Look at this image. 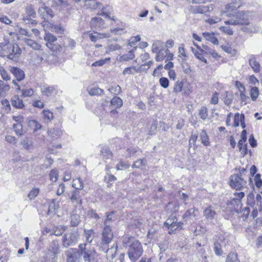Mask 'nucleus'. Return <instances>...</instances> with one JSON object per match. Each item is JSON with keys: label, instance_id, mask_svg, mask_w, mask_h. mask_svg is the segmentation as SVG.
<instances>
[{"label": "nucleus", "instance_id": "obj_27", "mask_svg": "<svg viewBox=\"0 0 262 262\" xmlns=\"http://www.w3.org/2000/svg\"><path fill=\"white\" fill-rule=\"evenodd\" d=\"M84 237L85 238L86 244L91 243L94 237V232L92 229L84 230Z\"/></svg>", "mask_w": 262, "mask_h": 262}, {"label": "nucleus", "instance_id": "obj_59", "mask_svg": "<svg viewBox=\"0 0 262 262\" xmlns=\"http://www.w3.org/2000/svg\"><path fill=\"white\" fill-rule=\"evenodd\" d=\"M213 250L216 255H222L223 250L221 244L218 242H215L214 244Z\"/></svg>", "mask_w": 262, "mask_h": 262}, {"label": "nucleus", "instance_id": "obj_3", "mask_svg": "<svg viewBox=\"0 0 262 262\" xmlns=\"http://www.w3.org/2000/svg\"><path fill=\"white\" fill-rule=\"evenodd\" d=\"M142 253L143 248L141 244L139 241L135 240L129 245L127 254L132 261H136Z\"/></svg>", "mask_w": 262, "mask_h": 262}, {"label": "nucleus", "instance_id": "obj_41", "mask_svg": "<svg viewBox=\"0 0 262 262\" xmlns=\"http://www.w3.org/2000/svg\"><path fill=\"white\" fill-rule=\"evenodd\" d=\"M55 90V88L53 86H43L41 88L42 94L47 96H50Z\"/></svg>", "mask_w": 262, "mask_h": 262}, {"label": "nucleus", "instance_id": "obj_10", "mask_svg": "<svg viewBox=\"0 0 262 262\" xmlns=\"http://www.w3.org/2000/svg\"><path fill=\"white\" fill-rule=\"evenodd\" d=\"M198 213V209L194 208L189 209L187 210L183 215V219L186 223L192 224L196 220Z\"/></svg>", "mask_w": 262, "mask_h": 262}, {"label": "nucleus", "instance_id": "obj_55", "mask_svg": "<svg viewBox=\"0 0 262 262\" xmlns=\"http://www.w3.org/2000/svg\"><path fill=\"white\" fill-rule=\"evenodd\" d=\"M199 116L203 119L205 120L208 117V109L205 106H202L199 110Z\"/></svg>", "mask_w": 262, "mask_h": 262}, {"label": "nucleus", "instance_id": "obj_45", "mask_svg": "<svg viewBox=\"0 0 262 262\" xmlns=\"http://www.w3.org/2000/svg\"><path fill=\"white\" fill-rule=\"evenodd\" d=\"M226 262H240L237 254L234 252L229 253L226 258Z\"/></svg>", "mask_w": 262, "mask_h": 262}, {"label": "nucleus", "instance_id": "obj_57", "mask_svg": "<svg viewBox=\"0 0 262 262\" xmlns=\"http://www.w3.org/2000/svg\"><path fill=\"white\" fill-rule=\"evenodd\" d=\"M194 45L195 46H196V48H198V49L200 50V51L202 53H204V54H205L206 56L207 55H209V51L212 50V49H211L208 46H207V45H202V48H201V47L200 46H199L198 45H196V44H194Z\"/></svg>", "mask_w": 262, "mask_h": 262}, {"label": "nucleus", "instance_id": "obj_6", "mask_svg": "<svg viewBox=\"0 0 262 262\" xmlns=\"http://www.w3.org/2000/svg\"><path fill=\"white\" fill-rule=\"evenodd\" d=\"M59 244L57 241H53L49 245L46 254L47 258L45 262H56V255L59 251Z\"/></svg>", "mask_w": 262, "mask_h": 262}, {"label": "nucleus", "instance_id": "obj_29", "mask_svg": "<svg viewBox=\"0 0 262 262\" xmlns=\"http://www.w3.org/2000/svg\"><path fill=\"white\" fill-rule=\"evenodd\" d=\"M10 89V86L7 82L0 80V97L5 95Z\"/></svg>", "mask_w": 262, "mask_h": 262}, {"label": "nucleus", "instance_id": "obj_35", "mask_svg": "<svg viewBox=\"0 0 262 262\" xmlns=\"http://www.w3.org/2000/svg\"><path fill=\"white\" fill-rule=\"evenodd\" d=\"M29 127L32 128L34 132L41 129L42 125L36 120H30L28 122Z\"/></svg>", "mask_w": 262, "mask_h": 262}, {"label": "nucleus", "instance_id": "obj_19", "mask_svg": "<svg viewBox=\"0 0 262 262\" xmlns=\"http://www.w3.org/2000/svg\"><path fill=\"white\" fill-rule=\"evenodd\" d=\"M103 24V20L101 17H94L90 22L91 28L97 30L101 29Z\"/></svg>", "mask_w": 262, "mask_h": 262}, {"label": "nucleus", "instance_id": "obj_49", "mask_svg": "<svg viewBox=\"0 0 262 262\" xmlns=\"http://www.w3.org/2000/svg\"><path fill=\"white\" fill-rule=\"evenodd\" d=\"M250 95L253 101L256 100L259 95L258 89L256 86L251 87Z\"/></svg>", "mask_w": 262, "mask_h": 262}, {"label": "nucleus", "instance_id": "obj_9", "mask_svg": "<svg viewBox=\"0 0 262 262\" xmlns=\"http://www.w3.org/2000/svg\"><path fill=\"white\" fill-rule=\"evenodd\" d=\"M189 84L186 81H177L173 86V91L174 93L183 92L185 94H189L191 89L189 87Z\"/></svg>", "mask_w": 262, "mask_h": 262}, {"label": "nucleus", "instance_id": "obj_32", "mask_svg": "<svg viewBox=\"0 0 262 262\" xmlns=\"http://www.w3.org/2000/svg\"><path fill=\"white\" fill-rule=\"evenodd\" d=\"M203 35L206 40L211 42L214 45L219 44V41L214 36V34L213 33L204 32L203 33Z\"/></svg>", "mask_w": 262, "mask_h": 262}, {"label": "nucleus", "instance_id": "obj_20", "mask_svg": "<svg viewBox=\"0 0 262 262\" xmlns=\"http://www.w3.org/2000/svg\"><path fill=\"white\" fill-rule=\"evenodd\" d=\"M84 6L92 10H96L100 8L101 3L96 0H83Z\"/></svg>", "mask_w": 262, "mask_h": 262}, {"label": "nucleus", "instance_id": "obj_23", "mask_svg": "<svg viewBox=\"0 0 262 262\" xmlns=\"http://www.w3.org/2000/svg\"><path fill=\"white\" fill-rule=\"evenodd\" d=\"M142 71V66H140L139 68H136L135 66H130L126 68L123 71V75L131 74L134 75L135 73H139Z\"/></svg>", "mask_w": 262, "mask_h": 262}, {"label": "nucleus", "instance_id": "obj_43", "mask_svg": "<svg viewBox=\"0 0 262 262\" xmlns=\"http://www.w3.org/2000/svg\"><path fill=\"white\" fill-rule=\"evenodd\" d=\"M13 128L17 136H22L25 134L23 125L20 123L14 124Z\"/></svg>", "mask_w": 262, "mask_h": 262}, {"label": "nucleus", "instance_id": "obj_26", "mask_svg": "<svg viewBox=\"0 0 262 262\" xmlns=\"http://www.w3.org/2000/svg\"><path fill=\"white\" fill-rule=\"evenodd\" d=\"M183 223L181 222L174 221L170 226L167 228L169 229L168 233L170 234L173 233L177 230L182 229Z\"/></svg>", "mask_w": 262, "mask_h": 262}, {"label": "nucleus", "instance_id": "obj_24", "mask_svg": "<svg viewBox=\"0 0 262 262\" xmlns=\"http://www.w3.org/2000/svg\"><path fill=\"white\" fill-rule=\"evenodd\" d=\"M11 104L17 108H22L24 106L23 100L19 98L18 96H14L12 98Z\"/></svg>", "mask_w": 262, "mask_h": 262}, {"label": "nucleus", "instance_id": "obj_48", "mask_svg": "<svg viewBox=\"0 0 262 262\" xmlns=\"http://www.w3.org/2000/svg\"><path fill=\"white\" fill-rule=\"evenodd\" d=\"M72 186L75 188V189L82 190L83 188V182L80 178H76L73 180Z\"/></svg>", "mask_w": 262, "mask_h": 262}, {"label": "nucleus", "instance_id": "obj_56", "mask_svg": "<svg viewBox=\"0 0 262 262\" xmlns=\"http://www.w3.org/2000/svg\"><path fill=\"white\" fill-rule=\"evenodd\" d=\"M246 91H241L239 92V97L241 103L242 105H246L248 103L249 97L245 94Z\"/></svg>", "mask_w": 262, "mask_h": 262}, {"label": "nucleus", "instance_id": "obj_47", "mask_svg": "<svg viewBox=\"0 0 262 262\" xmlns=\"http://www.w3.org/2000/svg\"><path fill=\"white\" fill-rule=\"evenodd\" d=\"M244 119L245 116L244 114L239 115L238 113H236L234 115L233 126L234 127L238 126L239 123L241 121H243Z\"/></svg>", "mask_w": 262, "mask_h": 262}, {"label": "nucleus", "instance_id": "obj_53", "mask_svg": "<svg viewBox=\"0 0 262 262\" xmlns=\"http://www.w3.org/2000/svg\"><path fill=\"white\" fill-rule=\"evenodd\" d=\"M178 53V56L181 58L183 61H185L187 55L186 54L185 50L184 49V45L183 44H181V46L179 47Z\"/></svg>", "mask_w": 262, "mask_h": 262}, {"label": "nucleus", "instance_id": "obj_51", "mask_svg": "<svg viewBox=\"0 0 262 262\" xmlns=\"http://www.w3.org/2000/svg\"><path fill=\"white\" fill-rule=\"evenodd\" d=\"M80 222V217L79 215L74 214L71 217V224L72 226H77Z\"/></svg>", "mask_w": 262, "mask_h": 262}, {"label": "nucleus", "instance_id": "obj_36", "mask_svg": "<svg viewBox=\"0 0 262 262\" xmlns=\"http://www.w3.org/2000/svg\"><path fill=\"white\" fill-rule=\"evenodd\" d=\"M136 50H132L129 51L126 54H124L120 57V61H128L133 59L135 58L134 51Z\"/></svg>", "mask_w": 262, "mask_h": 262}, {"label": "nucleus", "instance_id": "obj_11", "mask_svg": "<svg viewBox=\"0 0 262 262\" xmlns=\"http://www.w3.org/2000/svg\"><path fill=\"white\" fill-rule=\"evenodd\" d=\"M67 262H79L80 253L79 249H71L65 252Z\"/></svg>", "mask_w": 262, "mask_h": 262}, {"label": "nucleus", "instance_id": "obj_12", "mask_svg": "<svg viewBox=\"0 0 262 262\" xmlns=\"http://www.w3.org/2000/svg\"><path fill=\"white\" fill-rule=\"evenodd\" d=\"M38 12L41 17L47 21L51 19L54 16L52 10L46 6L40 7L38 10Z\"/></svg>", "mask_w": 262, "mask_h": 262}, {"label": "nucleus", "instance_id": "obj_44", "mask_svg": "<svg viewBox=\"0 0 262 262\" xmlns=\"http://www.w3.org/2000/svg\"><path fill=\"white\" fill-rule=\"evenodd\" d=\"M166 52H168V49H165L161 50L158 51L156 56V60L157 61H160L164 59L166 57Z\"/></svg>", "mask_w": 262, "mask_h": 262}, {"label": "nucleus", "instance_id": "obj_46", "mask_svg": "<svg viewBox=\"0 0 262 262\" xmlns=\"http://www.w3.org/2000/svg\"><path fill=\"white\" fill-rule=\"evenodd\" d=\"M66 227L63 226H60L53 228V231H52L51 235L56 236H60L66 231Z\"/></svg>", "mask_w": 262, "mask_h": 262}, {"label": "nucleus", "instance_id": "obj_60", "mask_svg": "<svg viewBox=\"0 0 262 262\" xmlns=\"http://www.w3.org/2000/svg\"><path fill=\"white\" fill-rule=\"evenodd\" d=\"M130 164L125 163L123 161H120L116 165V169L117 170H122L124 169H127L129 168Z\"/></svg>", "mask_w": 262, "mask_h": 262}, {"label": "nucleus", "instance_id": "obj_25", "mask_svg": "<svg viewBox=\"0 0 262 262\" xmlns=\"http://www.w3.org/2000/svg\"><path fill=\"white\" fill-rule=\"evenodd\" d=\"M246 130H243L241 133V139L239 140L237 146L239 148V151H242L243 147V151L246 149V144L243 145L244 143L246 142L247 140L246 136Z\"/></svg>", "mask_w": 262, "mask_h": 262}, {"label": "nucleus", "instance_id": "obj_22", "mask_svg": "<svg viewBox=\"0 0 262 262\" xmlns=\"http://www.w3.org/2000/svg\"><path fill=\"white\" fill-rule=\"evenodd\" d=\"M101 250L106 253V256L107 259L109 260H111L114 258L116 255L117 251V246L116 245L115 246H113L111 248H108L107 247L106 250Z\"/></svg>", "mask_w": 262, "mask_h": 262}, {"label": "nucleus", "instance_id": "obj_40", "mask_svg": "<svg viewBox=\"0 0 262 262\" xmlns=\"http://www.w3.org/2000/svg\"><path fill=\"white\" fill-rule=\"evenodd\" d=\"M191 49L196 58L205 62V63H207L206 59L203 56V55L206 56L204 53H202L200 50H199V51H196L192 47H191Z\"/></svg>", "mask_w": 262, "mask_h": 262}, {"label": "nucleus", "instance_id": "obj_50", "mask_svg": "<svg viewBox=\"0 0 262 262\" xmlns=\"http://www.w3.org/2000/svg\"><path fill=\"white\" fill-rule=\"evenodd\" d=\"M114 212L112 211L111 212H106V219L104 222V226H110L109 225V223L114 221L115 219H113V216Z\"/></svg>", "mask_w": 262, "mask_h": 262}, {"label": "nucleus", "instance_id": "obj_5", "mask_svg": "<svg viewBox=\"0 0 262 262\" xmlns=\"http://www.w3.org/2000/svg\"><path fill=\"white\" fill-rule=\"evenodd\" d=\"M114 235L111 226H104L102 232L101 242L99 245L100 249L106 250L108 244L112 242Z\"/></svg>", "mask_w": 262, "mask_h": 262}, {"label": "nucleus", "instance_id": "obj_42", "mask_svg": "<svg viewBox=\"0 0 262 262\" xmlns=\"http://www.w3.org/2000/svg\"><path fill=\"white\" fill-rule=\"evenodd\" d=\"M24 41L28 46L34 50H39L41 47L39 44L32 39L26 38L24 39Z\"/></svg>", "mask_w": 262, "mask_h": 262}, {"label": "nucleus", "instance_id": "obj_54", "mask_svg": "<svg viewBox=\"0 0 262 262\" xmlns=\"http://www.w3.org/2000/svg\"><path fill=\"white\" fill-rule=\"evenodd\" d=\"M103 93V90L98 87H94L89 90V94L91 96L101 95Z\"/></svg>", "mask_w": 262, "mask_h": 262}, {"label": "nucleus", "instance_id": "obj_37", "mask_svg": "<svg viewBox=\"0 0 262 262\" xmlns=\"http://www.w3.org/2000/svg\"><path fill=\"white\" fill-rule=\"evenodd\" d=\"M110 37V33H105V34H96L93 35V34H90L89 35V37L92 41L95 42L98 39L104 38H108Z\"/></svg>", "mask_w": 262, "mask_h": 262}, {"label": "nucleus", "instance_id": "obj_13", "mask_svg": "<svg viewBox=\"0 0 262 262\" xmlns=\"http://www.w3.org/2000/svg\"><path fill=\"white\" fill-rule=\"evenodd\" d=\"M212 7L208 6L196 5V6H190L188 7V11L190 13L196 14H204L212 10Z\"/></svg>", "mask_w": 262, "mask_h": 262}, {"label": "nucleus", "instance_id": "obj_31", "mask_svg": "<svg viewBox=\"0 0 262 262\" xmlns=\"http://www.w3.org/2000/svg\"><path fill=\"white\" fill-rule=\"evenodd\" d=\"M164 47V42L161 40H155L154 41L152 47L151 51L154 53H157L158 51L163 49V48Z\"/></svg>", "mask_w": 262, "mask_h": 262}, {"label": "nucleus", "instance_id": "obj_52", "mask_svg": "<svg viewBox=\"0 0 262 262\" xmlns=\"http://www.w3.org/2000/svg\"><path fill=\"white\" fill-rule=\"evenodd\" d=\"M59 205L56 203L55 199H53L49 206L48 213H52L58 209Z\"/></svg>", "mask_w": 262, "mask_h": 262}, {"label": "nucleus", "instance_id": "obj_8", "mask_svg": "<svg viewBox=\"0 0 262 262\" xmlns=\"http://www.w3.org/2000/svg\"><path fill=\"white\" fill-rule=\"evenodd\" d=\"M247 184L246 181L241 176L234 174L230 177V186L236 190L242 189Z\"/></svg>", "mask_w": 262, "mask_h": 262}, {"label": "nucleus", "instance_id": "obj_63", "mask_svg": "<svg viewBox=\"0 0 262 262\" xmlns=\"http://www.w3.org/2000/svg\"><path fill=\"white\" fill-rule=\"evenodd\" d=\"M39 189L37 188L32 189L29 193L28 196L30 200L34 199L39 193Z\"/></svg>", "mask_w": 262, "mask_h": 262}, {"label": "nucleus", "instance_id": "obj_33", "mask_svg": "<svg viewBox=\"0 0 262 262\" xmlns=\"http://www.w3.org/2000/svg\"><path fill=\"white\" fill-rule=\"evenodd\" d=\"M233 196L234 197L232 198V200L230 202V204H232L235 203L238 204L241 203V200L244 197L245 193L242 191L236 192L233 194Z\"/></svg>", "mask_w": 262, "mask_h": 262}, {"label": "nucleus", "instance_id": "obj_14", "mask_svg": "<svg viewBox=\"0 0 262 262\" xmlns=\"http://www.w3.org/2000/svg\"><path fill=\"white\" fill-rule=\"evenodd\" d=\"M203 215L208 222L212 223L213 220L216 218L217 213L214 207L209 205L204 210Z\"/></svg>", "mask_w": 262, "mask_h": 262}, {"label": "nucleus", "instance_id": "obj_38", "mask_svg": "<svg viewBox=\"0 0 262 262\" xmlns=\"http://www.w3.org/2000/svg\"><path fill=\"white\" fill-rule=\"evenodd\" d=\"M111 104L116 108H120L123 105L122 100L118 97H114L111 100Z\"/></svg>", "mask_w": 262, "mask_h": 262}, {"label": "nucleus", "instance_id": "obj_18", "mask_svg": "<svg viewBox=\"0 0 262 262\" xmlns=\"http://www.w3.org/2000/svg\"><path fill=\"white\" fill-rule=\"evenodd\" d=\"M26 13L28 15L27 16H24L23 19L25 22L31 23L33 19L29 18L28 17L34 18L36 16V12L32 5L27 6L26 8Z\"/></svg>", "mask_w": 262, "mask_h": 262}, {"label": "nucleus", "instance_id": "obj_16", "mask_svg": "<svg viewBox=\"0 0 262 262\" xmlns=\"http://www.w3.org/2000/svg\"><path fill=\"white\" fill-rule=\"evenodd\" d=\"M81 189H75L72 193L70 197V200L72 203H76L79 205L82 204V195H84V193H81Z\"/></svg>", "mask_w": 262, "mask_h": 262}, {"label": "nucleus", "instance_id": "obj_2", "mask_svg": "<svg viewBox=\"0 0 262 262\" xmlns=\"http://www.w3.org/2000/svg\"><path fill=\"white\" fill-rule=\"evenodd\" d=\"M21 50L18 45L14 43H0V56L7 57L8 59L15 61L20 56Z\"/></svg>", "mask_w": 262, "mask_h": 262}, {"label": "nucleus", "instance_id": "obj_17", "mask_svg": "<svg viewBox=\"0 0 262 262\" xmlns=\"http://www.w3.org/2000/svg\"><path fill=\"white\" fill-rule=\"evenodd\" d=\"M10 71L18 81L23 80L25 77V72L18 68L11 67Z\"/></svg>", "mask_w": 262, "mask_h": 262}, {"label": "nucleus", "instance_id": "obj_4", "mask_svg": "<svg viewBox=\"0 0 262 262\" xmlns=\"http://www.w3.org/2000/svg\"><path fill=\"white\" fill-rule=\"evenodd\" d=\"M86 244H81L79 245L80 257H82L85 262H96L97 253L95 250L88 249Z\"/></svg>", "mask_w": 262, "mask_h": 262}, {"label": "nucleus", "instance_id": "obj_39", "mask_svg": "<svg viewBox=\"0 0 262 262\" xmlns=\"http://www.w3.org/2000/svg\"><path fill=\"white\" fill-rule=\"evenodd\" d=\"M200 137L202 144L205 146H209L210 143L208 136L205 130H202L200 134Z\"/></svg>", "mask_w": 262, "mask_h": 262}, {"label": "nucleus", "instance_id": "obj_15", "mask_svg": "<svg viewBox=\"0 0 262 262\" xmlns=\"http://www.w3.org/2000/svg\"><path fill=\"white\" fill-rule=\"evenodd\" d=\"M44 39L47 41L46 46L48 48L52 51L57 50L58 46H56L53 43V42H55L57 40V38L55 36L50 33H47L45 34Z\"/></svg>", "mask_w": 262, "mask_h": 262}, {"label": "nucleus", "instance_id": "obj_64", "mask_svg": "<svg viewBox=\"0 0 262 262\" xmlns=\"http://www.w3.org/2000/svg\"><path fill=\"white\" fill-rule=\"evenodd\" d=\"M50 178L53 182H56L58 178L57 170L56 169H52L51 170L49 174Z\"/></svg>", "mask_w": 262, "mask_h": 262}, {"label": "nucleus", "instance_id": "obj_7", "mask_svg": "<svg viewBox=\"0 0 262 262\" xmlns=\"http://www.w3.org/2000/svg\"><path fill=\"white\" fill-rule=\"evenodd\" d=\"M78 238V234L76 231L68 232L62 237V246L63 248H68L76 244Z\"/></svg>", "mask_w": 262, "mask_h": 262}, {"label": "nucleus", "instance_id": "obj_1", "mask_svg": "<svg viewBox=\"0 0 262 262\" xmlns=\"http://www.w3.org/2000/svg\"><path fill=\"white\" fill-rule=\"evenodd\" d=\"M242 6L239 1H235L228 4L226 7V10L222 15H226L230 19L225 21L226 25H241V30L248 33H256L259 31L258 26L250 23L252 13L249 11H236V9Z\"/></svg>", "mask_w": 262, "mask_h": 262}, {"label": "nucleus", "instance_id": "obj_21", "mask_svg": "<svg viewBox=\"0 0 262 262\" xmlns=\"http://www.w3.org/2000/svg\"><path fill=\"white\" fill-rule=\"evenodd\" d=\"M249 63L254 73H259L260 71V66L258 61L253 56L249 60Z\"/></svg>", "mask_w": 262, "mask_h": 262}, {"label": "nucleus", "instance_id": "obj_28", "mask_svg": "<svg viewBox=\"0 0 262 262\" xmlns=\"http://www.w3.org/2000/svg\"><path fill=\"white\" fill-rule=\"evenodd\" d=\"M21 145L23 147L27 150L32 149L33 148V143L31 139L26 137L21 141Z\"/></svg>", "mask_w": 262, "mask_h": 262}, {"label": "nucleus", "instance_id": "obj_61", "mask_svg": "<svg viewBox=\"0 0 262 262\" xmlns=\"http://www.w3.org/2000/svg\"><path fill=\"white\" fill-rule=\"evenodd\" d=\"M179 204L177 202H170L167 205V210H171V212H174L177 210Z\"/></svg>", "mask_w": 262, "mask_h": 262}, {"label": "nucleus", "instance_id": "obj_62", "mask_svg": "<svg viewBox=\"0 0 262 262\" xmlns=\"http://www.w3.org/2000/svg\"><path fill=\"white\" fill-rule=\"evenodd\" d=\"M0 74L4 80L6 81L10 80L11 77L4 68H3L0 70Z\"/></svg>", "mask_w": 262, "mask_h": 262}, {"label": "nucleus", "instance_id": "obj_34", "mask_svg": "<svg viewBox=\"0 0 262 262\" xmlns=\"http://www.w3.org/2000/svg\"><path fill=\"white\" fill-rule=\"evenodd\" d=\"M47 133L52 139H55L60 136L61 132L58 129L50 128L48 130Z\"/></svg>", "mask_w": 262, "mask_h": 262}, {"label": "nucleus", "instance_id": "obj_30", "mask_svg": "<svg viewBox=\"0 0 262 262\" xmlns=\"http://www.w3.org/2000/svg\"><path fill=\"white\" fill-rule=\"evenodd\" d=\"M100 152L105 162H106V160L111 159L113 157L112 152L107 146L102 147Z\"/></svg>", "mask_w": 262, "mask_h": 262}, {"label": "nucleus", "instance_id": "obj_58", "mask_svg": "<svg viewBox=\"0 0 262 262\" xmlns=\"http://www.w3.org/2000/svg\"><path fill=\"white\" fill-rule=\"evenodd\" d=\"M22 93V96L24 97H31L34 94V90L33 89H25L21 88V90Z\"/></svg>", "mask_w": 262, "mask_h": 262}]
</instances>
